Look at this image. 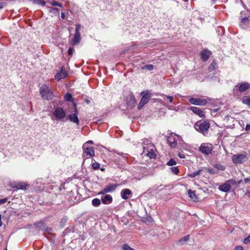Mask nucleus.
<instances>
[{
    "mask_svg": "<svg viewBox=\"0 0 250 250\" xmlns=\"http://www.w3.org/2000/svg\"><path fill=\"white\" fill-rule=\"evenodd\" d=\"M167 143L171 148L183 147L185 144L180 136L173 133L167 136Z\"/></svg>",
    "mask_w": 250,
    "mask_h": 250,
    "instance_id": "1",
    "label": "nucleus"
},
{
    "mask_svg": "<svg viewBox=\"0 0 250 250\" xmlns=\"http://www.w3.org/2000/svg\"><path fill=\"white\" fill-rule=\"evenodd\" d=\"M41 97L46 100H51L54 96L53 91L46 85L43 84L40 88Z\"/></svg>",
    "mask_w": 250,
    "mask_h": 250,
    "instance_id": "2",
    "label": "nucleus"
},
{
    "mask_svg": "<svg viewBox=\"0 0 250 250\" xmlns=\"http://www.w3.org/2000/svg\"><path fill=\"white\" fill-rule=\"evenodd\" d=\"M250 88V84L248 83H241L237 84L233 89L235 95H238L239 93H242Z\"/></svg>",
    "mask_w": 250,
    "mask_h": 250,
    "instance_id": "3",
    "label": "nucleus"
},
{
    "mask_svg": "<svg viewBox=\"0 0 250 250\" xmlns=\"http://www.w3.org/2000/svg\"><path fill=\"white\" fill-rule=\"evenodd\" d=\"M236 185V182L233 179H229L225 183L219 186L218 188L220 190L227 192L231 188L232 186Z\"/></svg>",
    "mask_w": 250,
    "mask_h": 250,
    "instance_id": "4",
    "label": "nucleus"
},
{
    "mask_svg": "<svg viewBox=\"0 0 250 250\" xmlns=\"http://www.w3.org/2000/svg\"><path fill=\"white\" fill-rule=\"evenodd\" d=\"M209 126L210 124L208 121H204L200 123H197L195 125V129L203 134H205L208 130Z\"/></svg>",
    "mask_w": 250,
    "mask_h": 250,
    "instance_id": "5",
    "label": "nucleus"
},
{
    "mask_svg": "<svg viewBox=\"0 0 250 250\" xmlns=\"http://www.w3.org/2000/svg\"><path fill=\"white\" fill-rule=\"evenodd\" d=\"M142 98L138 105V109H141L149 101L151 95L148 91H144L141 93Z\"/></svg>",
    "mask_w": 250,
    "mask_h": 250,
    "instance_id": "6",
    "label": "nucleus"
},
{
    "mask_svg": "<svg viewBox=\"0 0 250 250\" xmlns=\"http://www.w3.org/2000/svg\"><path fill=\"white\" fill-rule=\"evenodd\" d=\"M212 145L210 143H203L199 147V150L203 154L209 155L212 153Z\"/></svg>",
    "mask_w": 250,
    "mask_h": 250,
    "instance_id": "7",
    "label": "nucleus"
},
{
    "mask_svg": "<svg viewBox=\"0 0 250 250\" xmlns=\"http://www.w3.org/2000/svg\"><path fill=\"white\" fill-rule=\"evenodd\" d=\"M247 155L243 154H237L232 156V161L234 164H242L247 161Z\"/></svg>",
    "mask_w": 250,
    "mask_h": 250,
    "instance_id": "8",
    "label": "nucleus"
},
{
    "mask_svg": "<svg viewBox=\"0 0 250 250\" xmlns=\"http://www.w3.org/2000/svg\"><path fill=\"white\" fill-rule=\"evenodd\" d=\"M81 40L80 32H75L74 35L70 34L69 42L72 45L78 44Z\"/></svg>",
    "mask_w": 250,
    "mask_h": 250,
    "instance_id": "9",
    "label": "nucleus"
},
{
    "mask_svg": "<svg viewBox=\"0 0 250 250\" xmlns=\"http://www.w3.org/2000/svg\"><path fill=\"white\" fill-rule=\"evenodd\" d=\"M53 116L56 119L61 120L65 117L66 114L62 108L57 107L53 112Z\"/></svg>",
    "mask_w": 250,
    "mask_h": 250,
    "instance_id": "10",
    "label": "nucleus"
},
{
    "mask_svg": "<svg viewBox=\"0 0 250 250\" xmlns=\"http://www.w3.org/2000/svg\"><path fill=\"white\" fill-rule=\"evenodd\" d=\"M189 101L190 104L197 105H205L208 103L207 99L200 98H191Z\"/></svg>",
    "mask_w": 250,
    "mask_h": 250,
    "instance_id": "11",
    "label": "nucleus"
},
{
    "mask_svg": "<svg viewBox=\"0 0 250 250\" xmlns=\"http://www.w3.org/2000/svg\"><path fill=\"white\" fill-rule=\"evenodd\" d=\"M34 226L35 227H37L40 228L41 229L46 231V232H50L52 230V229L48 227L45 223L42 221H40L38 222H37L34 224Z\"/></svg>",
    "mask_w": 250,
    "mask_h": 250,
    "instance_id": "12",
    "label": "nucleus"
},
{
    "mask_svg": "<svg viewBox=\"0 0 250 250\" xmlns=\"http://www.w3.org/2000/svg\"><path fill=\"white\" fill-rule=\"evenodd\" d=\"M150 148L149 149L148 148H146L145 147H144V150L143 152V153L144 155H146L150 158H154L156 156L155 153L154 151V146L153 145H151Z\"/></svg>",
    "mask_w": 250,
    "mask_h": 250,
    "instance_id": "13",
    "label": "nucleus"
},
{
    "mask_svg": "<svg viewBox=\"0 0 250 250\" xmlns=\"http://www.w3.org/2000/svg\"><path fill=\"white\" fill-rule=\"evenodd\" d=\"M67 76V73L64 69L63 67H62L60 71L57 73L55 76V80L57 81H59L62 79H64Z\"/></svg>",
    "mask_w": 250,
    "mask_h": 250,
    "instance_id": "14",
    "label": "nucleus"
},
{
    "mask_svg": "<svg viewBox=\"0 0 250 250\" xmlns=\"http://www.w3.org/2000/svg\"><path fill=\"white\" fill-rule=\"evenodd\" d=\"M118 185L117 184H111L109 185H107L105 188L99 194H104L107 192H111L115 190L117 188Z\"/></svg>",
    "mask_w": 250,
    "mask_h": 250,
    "instance_id": "15",
    "label": "nucleus"
},
{
    "mask_svg": "<svg viewBox=\"0 0 250 250\" xmlns=\"http://www.w3.org/2000/svg\"><path fill=\"white\" fill-rule=\"evenodd\" d=\"M211 51L208 49H204L201 51L200 53L201 58L202 60L204 61H206L209 58L211 55Z\"/></svg>",
    "mask_w": 250,
    "mask_h": 250,
    "instance_id": "16",
    "label": "nucleus"
},
{
    "mask_svg": "<svg viewBox=\"0 0 250 250\" xmlns=\"http://www.w3.org/2000/svg\"><path fill=\"white\" fill-rule=\"evenodd\" d=\"M83 149L87 156L88 155L90 157L94 156V148L92 146L88 147L86 144H84L83 146Z\"/></svg>",
    "mask_w": 250,
    "mask_h": 250,
    "instance_id": "17",
    "label": "nucleus"
},
{
    "mask_svg": "<svg viewBox=\"0 0 250 250\" xmlns=\"http://www.w3.org/2000/svg\"><path fill=\"white\" fill-rule=\"evenodd\" d=\"M190 109L195 114L198 115L200 117H204L205 114L204 112L199 107L195 106H191Z\"/></svg>",
    "mask_w": 250,
    "mask_h": 250,
    "instance_id": "18",
    "label": "nucleus"
},
{
    "mask_svg": "<svg viewBox=\"0 0 250 250\" xmlns=\"http://www.w3.org/2000/svg\"><path fill=\"white\" fill-rule=\"evenodd\" d=\"M132 194V191L127 188L124 189L121 192L122 198L124 200H127Z\"/></svg>",
    "mask_w": 250,
    "mask_h": 250,
    "instance_id": "19",
    "label": "nucleus"
},
{
    "mask_svg": "<svg viewBox=\"0 0 250 250\" xmlns=\"http://www.w3.org/2000/svg\"><path fill=\"white\" fill-rule=\"evenodd\" d=\"M75 113L69 116V118L71 122L76 123L77 125H79V120L77 116V110L76 107H75Z\"/></svg>",
    "mask_w": 250,
    "mask_h": 250,
    "instance_id": "20",
    "label": "nucleus"
},
{
    "mask_svg": "<svg viewBox=\"0 0 250 250\" xmlns=\"http://www.w3.org/2000/svg\"><path fill=\"white\" fill-rule=\"evenodd\" d=\"M188 195L189 198L193 201L197 202L199 200V198L195 194V191L189 189L188 190Z\"/></svg>",
    "mask_w": 250,
    "mask_h": 250,
    "instance_id": "21",
    "label": "nucleus"
},
{
    "mask_svg": "<svg viewBox=\"0 0 250 250\" xmlns=\"http://www.w3.org/2000/svg\"><path fill=\"white\" fill-rule=\"evenodd\" d=\"M102 201L104 204H109L112 202V197L110 195L107 194L102 198Z\"/></svg>",
    "mask_w": 250,
    "mask_h": 250,
    "instance_id": "22",
    "label": "nucleus"
},
{
    "mask_svg": "<svg viewBox=\"0 0 250 250\" xmlns=\"http://www.w3.org/2000/svg\"><path fill=\"white\" fill-rule=\"evenodd\" d=\"M29 185L23 182L19 183L16 186H11L13 188H16L18 189L22 190L25 189Z\"/></svg>",
    "mask_w": 250,
    "mask_h": 250,
    "instance_id": "23",
    "label": "nucleus"
},
{
    "mask_svg": "<svg viewBox=\"0 0 250 250\" xmlns=\"http://www.w3.org/2000/svg\"><path fill=\"white\" fill-rule=\"evenodd\" d=\"M242 102L244 104H245L250 106V97L249 96H245L242 99Z\"/></svg>",
    "mask_w": 250,
    "mask_h": 250,
    "instance_id": "24",
    "label": "nucleus"
},
{
    "mask_svg": "<svg viewBox=\"0 0 250 250\" xmlns=\"http://www.w3.org/2000/svg\"><path fill=\"white\" fill-rule=\"evenodd\" d=\"M250 20L248 18H242L241 20L240 24L242 27L249 25Z\"/></svg>",
    "mask_w": 250,
    "mask_h": 250,
    "instance_id": "25",
    "label": "nucleus"
},
{
    "mask_svg": "<svg viewBox=\"0 0 250 250\" xmlns=\"http://www.w3.org/2000/svg\"><path fill=\"white\" fill-rule=\"evenodd\" d=\"M201 171L202 170H198L197 171L188 174V176L191 178H194L196 176L200 175Z\"/></svg>",
    "mask_w": 250,
    "mask_h": 250,
    "instance_id": "26",
    "label": "nucleus"
},
{
    "mask_svg": "<svg viewBox=\"0 0 250 250\" xmlns=\"http://www.w3.org/2000/svg\"><path fill=\"white\" fill-rule=\"evenodd\" d=\"M64 100L66 101H71L73 99L72 96L70 93H67L64 95Z\"/></svg>",
    "mask_w": 250,
    "mask_h": 250,
    "instance_id": "27",
    "label": "nucleus"
},
{
    "mask_svg": "<svg viewBox=\"0 0 250 250\" xmlns=\"http://www.w3.org/2000/svg\"><path fill=\"white\" fill-rule=\"evenodd\" d=\"M170 169L171 171L175 174H177L179 172V169L177 167H172Z\"/></svg>",
    "mask_w": 250,
    "mask_h": 250,
    "instance_id": "28",
    "label": "nucleus"
},
{
    "mask_svg": "<svg viewBox=\"0 0 250 250\" xmlns=\"http://www.w3.org/2000/svg\"><path fill=\"white\" fill-rule=\"evenodd\" d=\"M50 3L51 5H52L53 6H59L60 7H62V3L58 2L56 0H53L52 1H51L50 2Z\"/></svg>",
    "mask_w": 250,
    "mask_h": 250,
    "instance_id": "29",
    "label": "nucleus"
},
{
    "mask_svg": "<svg viewBox=\"0 0 250 250\" xmlns=\"http://www.w3.org/2000/svg\"><path fill=\"white\" fill-rule=\"evenodd\" d=\"M33 3L34 4H40L42 6H44L45 4V2L43 0H34Z\"/></svg>",
    "mask_w": 250,
    "mask_h": 250,
    "instance_id": "30",
    "label": "nucleus"
},
{
    "mask_svg": "<svg viewBox=\"0 0 250 250\" xmlns=\"http://www.w3.org/2000/svg\"><path fill=\"white\" fill-rule=\"evenodd\" d=\"M214 167L218 169L221 170H224L225 169V167L220 164L214 165Z\"/></svg>",
    "mask_w": 250,
    "mask_h": 250,
    "instance_id": "31",
    "label": "nucleus"
},
{
    "mask_svg": "<svg viewBox=\"0 0 250 250\" xmlns=\"http://www.w3.org/2000/svg\"><path fill=\"white\" fill-rule=\"evenodd\" d=\"M100 168L101 170L104 171L105 168L103 166L100 167V164L98 163H95V170Z\"/></svg>",
    "mask_w": 250,
    "mask_h": 250,
    "instance_id": "32",
    "label": "nucleus"
},
{
    "mask_svg": "<svg viewBox=\"0 0 250 250\" xmlns=\"http://www.w3.org/2000/svg\"><path fill=\"white\" fill-rule=\"evenodd\" d=\"M177 164L176 161L173 159H171L167 163V165L168 166H172L173 165H175Z\"/></svg>",
    "mask_w": 250,
    "mask_h": 250,
    "instance_id": "33",
    "label": "nucleus"
},
{
    "mask_svg": "<svg viewBox=\"0 0 250 250\" xmlns=\"http://www.w3.org/2000/svg\"><path fill=\"white\" fill-rule=\"evenodd\" d=\"M216 66V63L214 62H213L209 65V70L210 71L213 70L215 69V67Z\"/></svg>",
    "mask_w": 250,
    "mask_h": 250,
    "instance_id": "34",
    "label": "nucleus"
},
{
    "mask_svg": "<svg viewBox=\"0 0 250 250\" xmlns=\"http://www.w3.org/2000/svg\"><path fill=\"white\" fill-rule=\"evenodd\" d=\"M74 52V49L73 47H69L68 50V54L70 56L73 55V52Z\"/></svg>",
    "mask_w": 250,
    "mask_h": 250,
    "instance_id": "35",
    "label": "nucleus"
},
{
    "mask_svg": "<svg viewBox=\"0 0 250 250\" xmlns=\"http://www.w3.org/2000/svg\"><path fill=\"white\" fill-rule=\"evenodd\" d=\"M188 239H189V235H186L185 237H184L183 238H181L179 240V242L181 243L183 241H187L188 240Z\"/></svg>",
    "mask_w": 250,
    "mask_h": 250,
    "instance_id": "36",
    "label": "nucleus"
},
{
    "mask_svg": "<svg viewBox=\"0 0 250 250\" xmlns=\"http://www.w3.org/2000/svg\"><path fill=\"white\" fill-rule=\"evenodd\" d=\"M58 11V9L57 8H53V7H50L49 8V12L51 13H56Z\"/></svg>",
    "mask_w": 250,
    "mask_h": 250,
    "instance_id": "37",
    "label": "nucleus"
},
{
    "mask_svg": "<svg viewBox=\"0 0 250 250\" xmlns=\"http://www.w3.org/2000/svg\"><path fill=\"white\" fill-rule=\"evenodd\" d=\"M166 98L169 100L170 103H172V102L173 99L172 96L164 95V98L165 99Z\"/></svg>",
    "mask_w": 250,
    "mask_h": 250,
    "instance_id": "38",
    "label": "nucleus"
},
{
    "mask_svg": "<svg viewBox=\"0 0 250 250\" xmlns=\"http://www.w3.org/2000/svg\"><path fill=\"white\" fill-rule=\"evenodd\" d=\"M101 204V201L98 198H95V206H98Z\"/></svg>",
    "mask_w": 250,
    "mask_h": 250,
    "instance_id": "39",
    "label": "nucleus"
},
{
    "mask_svg": "<svg viewBox=\"0 0 250 250\" xmlns=\"http://www.w3.org/2000/svg\"><path fill=\"white\" fill-rule=\"evenodd\" d=\"M145 67L148 70H151L153 69V65L152 64H147L145 66Z\"/></svg>",
    "mask_w": 250,
    "mask_h": 250,
    "instance_id": "40",
    "label": "nucleus"
},
{
    "mask_svg": "<svg viewBox=\"0 0 250 250\" xmlns=\"http://www.w3.org/2000/svg\"><path fill=\"white\" fill-rule=\"evenodd\" d=\"M244 243L245 244H248L250 242V235L248 236L244 240Z\"/></svg>",
    "mask_w": 250,
    "mask_h": 250,
    "instance_id": "41",
    "label": "nucleus"
},
{
    "mask_svg": "<svg viewBox=\"0 0 250 250\" xmlns=\"http://www.w3.org/2000/svg\"><path fill=\"white\" fill-rule=\"evenodd\" d=\"M7 198H4L2 199H0V204H3L6 203L7 201Z\"/></svg>",
    "mask_w": 250,
    "mask_h": 250,
    "instance_id": "42",
    "label": "nucleus"
},
{
    "mask_svg": "<svg viewBox=\"0 0 250 250\" xmlns=\"http://www.w3.org/2000/svg\"><path fill=\"white\" fill-rule=\"evenodd\" d=\"M243 247L241 246H238L235 247L234 250H243Z\"/></svg>",
    "mask_w": 250,
    "mask_h": 250,
    "instance_id": "43",
    "label": "nucleus"
},
{
    "mask_svg": "<svg viewBox=\"0 0 250 250\" xmlns=\"http://www.w3.org/2000/svg\"><path fill=\"white\" fill-rule=\"evenodd\" d=\"M178 156L180 158H185V155L184 153H179L178 154Z\"/></svg>",
    "mask_w": 250,
    "mask_h": 250,
    "instance_id": "44",
    "label": "nucleus"
},
{
    "mask_svg": "<svg viewBox=\"0 0 250 250\" xmlns=\"http://www.w3.org/2000/svg\"><path fill=\"white\" fill-rule=\"evenodd\" d=\"M81 29V25L80 24H77L76 25L75 31H79Z\"/></svg>",
    "mask_w": 250,
    "mask_h": 250,
    "instance_id": "45",
    "label": "nucleus"
},
{
    "mask_svg": "<svg viewBox=\"0 0 250 250\" xmlns=\"http://www.w3.org/2000/svg\"><path fill=\"white\" fill-rule=\"evenodd\" d=\"M244 182L245 183H247L250 182V177L244 179Z\"/></svg>",
    "mask_w": 250,
    "mask_h": 250,
    "instance_id": "46",
    "label": "nucleus"
},
{
    "mask_svg": "<svg viewBox=\"0 0 250 250\" xmlns=\"http://www.w3.org/2000/svg\"><path fill=\"white\" fill-rule=\"evenodd\" d=\"M245 129L246 131H249L250 130V125L247 124L246 126Z\"/></svg>",
    "mask_w": 250,
    "mask_h": 250,
    "instance_id": "47",
    "label": "nucleus"
},
{
    "mask_svg": "<svg viewBox=\"0 0 250 250\" xmlns=\"http://www.w3.org/2000/svg\"><path fill=\"white\" fill-rule=\"evenodd\" d=\"M65 15L64 13L62 12L61 13V18L62 19H64L65 18Z\"/></svg>",
    "mask_w": 250,
    "mask_h": 250,
    "instance_id": "48",
    "label": "nucleus"
},
{
    "mask_svg": "<svg viewBox=\"0 0 250 250\" xmlns=\"http://www.w3.org/2000/svg\"><path fill=\"white\" fill-rule=\"evenodd\" d=\"M245 194L247 196H248V197L250 198V190H249V191H247Z\"/></svg>",
    "mask_w": 250,
    "mask_h": 250,
    "instance_id": "49",
    "label": "nucleus"
},
{
    "mask_svg": "<svg viewBox=\"0 0 250 250\" xmlns=\"http://www.w3.org/2000/svg\"><path fill=\"white\" fill-rule=\"evenodd\" d=\"M1 215L0 214V227L2 226Z\"/></svg>",
    "mask_w": 250,
    "mask_h": 250,
    "instance_id": "50",
    "label": "nucleus"
},
{
    "mask_svg": "<svg viewBox=\"0 0 250 250\" xmlns=\"http://www.w3.org/2000/svg\"><path fill=\"white\" fill-rule=\"evenodd\" d=\"M85 102L87 104H89L90 103V101L88 99H85Z\"/></svg>",
    "mask_w": 250,
    "mask_h": 250,
    "instance_id": "51",
    "label": "nucleus"
},
{
    "mask_svg": "<svg viewBox=\"0 0 250 250\" xmlns=\"http://www.w3.org/2000/svg\"><path fill=\"white\" fill-rule=\"evenodd\" d=\"M242 180L239 181L238 182H236V185H239L242 182Z\"/></svg>",
    "mask_w": 250,
    "mask_h": 250,
    "instance_id": "52",
    "label": "nucleus"
},
{
    "mask_svg": "<svg viewBox=\"0 0 250 250\" xmlns=\"http://www.w3.org/2000/svg\"><path fill=\"white\" fill-rule=\"evenodd\" d=\"M91 168H92L93 169H94V163H92L91 164Z\"/></svg>",
    "mask_w": 250,
    "mask_h": 250,
    "instance_id": "53",
    "label": "nucleus"
},
{
    "mask_svg": "<svg viewBox=\"0 0 250 250\" xmlns=\"http://www.w3.org/2000/svg\"><path fill=\"white\" fill-rule=\"evenodd\" d=\"M3 7L2 3H0V9H1Z\"/></svg>",
    "mask_w": 250,
    "mask_h": 250,
    "instance_id": "54",
    "label": "nucleus"
},
{
    "mask_svg": "<svg viewBox=\"0 0 250 250\" xmlns=\"http://www.w3.org/2000/svg\"><path fill=\"white\" fill-rule=\"evenodd\" d=\"M92 202V204L93 205H94V199H93V200H92V202Z\"/></svg>",
    "mask_w": 250,
    "mask_h": 250,
    "instance_id": "55",
    "label": "nucleus"
},
{
    "mask_svg": "<svg viewBox=\"0 0 250 250\" xmlns=\"http://www.w3.org/2000/svg\"><path fill=\"white\" fill-rule=\"evenodd\" d=\"M87 143H93V142L92 141H89Z\"/></svg>",
    "mask_w": 250,
    "mask_h": 250,
    "instance_id": "56",
    "label": "nucleus"
},
{
    "mask_svg": "<svg viewBox=\"0 0 250 250\" xmlns=\"http://www.w3.org/2000/svg\"><path fill=\"white\" fill-rule=\"evenodd\" d=\"M196 14H198V13L197 12H196V13H195V16H196Z\"/></svg>",
    "mask_w": 250,
    "mask_h": 250,
    "instance_id": "57",
    "label": "nucleus"
},
{
    "mask_svg": "<svg viewBox=\"0 0 250 250\" xmlns=\"http://www.w3.org/2000/svg\"><path fill=\"white\" fill-rule=\"evenodd\" d=\"M4 250H7V249L6 248V249H4Z\"/></svg>",
    "mask_w": 250,
    "mask_h": 250,
    "instance_id": "58",
    "label": "nucleus"
}]
</instances>
